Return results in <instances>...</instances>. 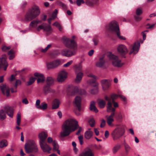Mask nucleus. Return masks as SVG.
Listing matches in <instances>:
<instances>
[{"label": "nucleus", "mask_w": 156, "mask_h": 156, "mask_svg": "<svg viewBox=\"0 0 156 156\" xmlns=\"http://www.w3.org/2000/svg\"><path fill=\"white\" fill-rule=\"evenodd\" d=\"M27 153H35L38 151V148L35 142L33 140H29L25 144L24 147Z\"/></svg>", "instance_id": "nucleus-5"}, {"label": "nucleus", "mask_w": 156, "mask_h": 156, "mask_svg": "<svg viewBox=\"0 0 156 156\" xmlns=\"http://www.w3.org/2000/svg\"><path fill=\"white\" fill-rule=\"evenodd\" d=\"M104 58V57L103 56L99 58V61L96 63L95 65L96 66L98 67H102L105 63V62L103 60Z\"/></svg>", "instance_id": "nucleus-29"}, {"label": "nucleus", "mask_w": 156, "mask_h": 156, "mask_svg": "<svg viewBox=\"0 0 156 156\" xmlns=\"http://www.w3.org/2000/svg\"><path fill=\"white\" fill-rule=\"evenodd\" d=\"M90 109L91 111L94 112L96 113L98 112V111L95 106V102L94 101L91 102Z\"/></svg>", "instance_id": "nucleus-30"}, {"label": "nucleus", "mask_w": 156, "mask_h": 156, "mask_svg": "<svg viewBox=\"0 0 156 156\" xmlns=\"http://www.w3.org/2000/svg\"><path fill=\"white\" fill-rule=\"evenodd\" d=\"M0 88L3 94L7 97L9 96V88L5 84H2L0 86Z\"/></svg>", "instance_id": "nucleus-16"}, {"label": "nucleus", "mask_w": 156, "mask_h": 156, "mask_svg": "<svg viewBox=\"0 0 156 156\" xmlns=\"http://www.w3.org/2000/svg\"><path fill=\"white\" fill-rule=\"evenodd\" d=\"M125 133V129L124 126L120 125L113 130L111 133V135L113 139L115 140L122 136Z\"/></svg>", "instance_id": "nucleus-4"}, {"label": "nucleus", "mask_w": 156, "mask_h": 156, "mask_svg": "<svg viewBox=\"0 0 156 156\" xmlns=\"http://www.w3.org/2000/svg\"><path fill=\"white\" fill-rule=\"evenodd\" d=\"M6 56L5 54L2 55L0 58V68H3L5 71L6 70L8 66V63L6 61Z\"/></svg>", "instance_id": "nucleus-9"}, {"label": "nucleus", "mask_w": 156, "mask_h": 156, "mask_svg": "<svg viewBox=\"0 0 156 156\" xmlns=\"http://www.w3.org/2000/svg\"><path fill=\"white\" fill-rule=\"evenodd\" d=\"M87 76L88 77L92 78H93L94 79V80H92V81L90 82V83H94L95 81V80L96 78V77L95 75H94L93 74L91 73L88 74L87 75Z\"/></svg>", "instance_id": "nucleus-48"}, {"label": "nucleus", "mask_w": 156, "mask_h": 156, "mask_svg": "<svg viewBox=\"0 0 156 156\" xmlns=\"http://www.w3.org/2000/svg\"><path fill=\"white\" fill-rule=\"evenodd\" d=\"M63 43L65 46L68 48L71 49H76L77 48L76 42L73 39H66L64 40Z\"/></svg>", "instance_id": "nucleus-7"}, {"label": "nucleus", "mask_w": 156, "mask_h": 156, "mask_svg": "<svg viewBox=\"0 0 156 156\" xmlns=\"http://www.w3.org/2000/svg\"><path fill=\"white\" fill-rule=\"evenodd\" d=\"M101 83L102 88L104 91L108 90L111 85L110 81L107 79H103L101 80Z\"/></svg>", "instance_id": "nucleus-13"}, {"label": "nucleus", "mask_w": 156, "mask_h": 156, "mask_svg": "<svg viewBox=\"0 0 156 156\" xmlns=\"http://www.w3.org/2000/svg\"><path fill=\"white\" fill-rule=\"evenodd\" d=\"M83 75V73L81 72H79L77 73L76 78L75 80V82L77 83H80L82 79Z\"/></svg>", "instance_id": "nucleus-28"}, {"label": "nucleus", "mask_w": 156, "mask_h": 156, "mask_svg": "<svg viewBox=\"0 0 156 156\" xmlns=\"http://www.w3.org/2000/svg\"><path fill=\"white\" fill-rule=\"evenodd\" d=\"M140 43L139 42H135L132 48L129 52V54L133 53L135 54L137 53L140 47Z\"/></svg>", "instance_id": "nucleus-17"}, {"label": "nucleus", "mask_w": 156, "mask_h": 156, "mask_svg": "<svg viewBox=\"0 0 156 156\" xmlns=\"http://www.w3.org/2000/svg\"><path fill=\"white\" fill-rule=\"evenodd\" d=\"M94 51L93 50H91L88 52V54L90 56H91L93 54Z\"/></svg>", "instance_id": "nucleus-64"}, {"label": "nucleus", "mask_w": 156, "mask_h": 156, "mask_svg": "<svg viewBox=\"0 0 156 156\" xmlns=\"http://www.w3.org/2000/svg\"><path fill=\"white\" fill-rule=\"evenodd\" d=\"M58 12V11L57 9H55L54 12H53L52 14L51 17L53 19H54L56 17V16Z\"/></svg>", "instance_id": "nucleus-52"}, {"label": "nucleus", "mask_w": 156, "mask_h": 156, "mask_svg": "<svg viewBox=\"0 0 156 156\" xmlns=\"http://www.w3.org/2000/svg\"><path fill=\"white\" fill-rule=\"evenodd\" d=\"M106 102L104 100H101L98 102V105L100 108H104Z\"/></svg>", "instance_id": "nucleus-38"}, {"label": "nucleus", "mask_w": 156, "mask_h": 156, "mask_svg": "<svg viewBox=\"0 0 156 156\" xmlns=\"http://www.w3.org/2000/svg\"><path fill=\"white\" fill-rule=\"evenodd\" d=\"M105 99L108 101V102L107 103V106H108V104L109 103H110L111 105H112V104L111 102V99L109 98L107 96H105Z\"/></svg>", "instance_id": "nucleus-60"}, {"label": "nucleus", "mask_w": 156, "mask_h": 156, "mask_svg": "<svg viewBox=\"0 0 156 156\" xmlns=\"http://www.w3.org/2000/svg\"><path fill=\"white\" fill-rule=\"evenodd\" d=\"M142 13V10L140 9L139 8L136 10V13L137 15H141Z\"/></svg>", "instance_id": "nucleus-59"}, {"label": "nucleus", "mask_w": 156, "mask_h": 156, "mask_svg": "<svg viewBox=\"0 0 156 156\" xmlns=\"http://www.w3.org/2000/svg\"><path fill=\"white\" fill-rule=\"evenodd\" d=\"M62 64L61 60L60 59H57L49 62L47 64L48 68H54L57 67Z\"/></svg>", "instance_id": "nucleus-12"}, {"label": "nucleus", "mask_w": 156, "mask_h": 156, "mask_svg": "<svg viewBox=\"0 0 156 156\" xmlns=\"http://www.w3.org/2000/svg\"><path fill=\"white\" fill-rule=\"evenodd\" d=\"M94 87H95V88L91 90H90V92L92 94H94L98 92V89L97 85H95Z\"/></svg>", "instance_id": "nucleus-43"}, {"label": "nucleus", "mask_w": 156, "mask_h": 156, "mask_svg": "<svg viewBox=\"0 0 156 156\" xmlns=\"http://www.w3.org/2000/svg\"><path fill=\"white\" fill-rule=\"evenodd\" d=\"M93 134V132L89 129L86 131L84 133V137L86 139H89L92 137Z\"/></svg>", "instance_id": "nucleus-27"}, {"label": "nucleus", "mask_w": 156, "mask_h": 156, "mask_svg": "<svg viewBox=\"0 0 156 156\" xmlns=\"http://www.w3.org/2000/svg\"><path fill=\"white\" fill-rule=\"evenodd\" d=\"M73 62L72 60H70L69 61L67 62L66 63L64 64L63 65V66L65 67H67L70 66Z\"/></svg>", "instance_id": "nucleus-58"}, {"label": "nucleus", "mask_w": 156, "mask_h": 156, "mask_svg": "<svg viewBox=\"0 0 156 156\" xmlns=\"http://www.w3.org/2000/svg\"><path fill=\"white\" fill-rule=\"evenodd\" d=\"M70 93L72 95H74L77 94H86V92L84 90H81L78 87L75 86L72 88Z\"/></svg>", "instance_id": "nucleus-10"}, {"label": "nucleus", "mask_w": 156, "mask_h": 156, "mask_svg": "<svg viewBox=\"0 0 156 156\" xmlns=\"http://www.w3.org/2000/svg\"><path fill=\"white\" fill-rule=\"evenodd\" d=\"M39 144L41 149L44 152L48 153H51L50 151L51 149V148L45 142L40 143Z\"/></svg>", "instance_id": "nucleus-15"}, {"label": "nucleus", "mask_w": 156, "mask_h": 156, "mask_svg": "<svg viewBox=\"0 0 156 156\" xmlns=\"http://www.w3.org/2000/svg\"><path fill=\"white\" fill-rule=\"evenodd\" d=\"M52 144L53 146V151H55L57 149H59V147L56 141L54 140Z\"/></svg>", "instance_id": "nucleus-40"}, {"label": "nucleus", "mask_w": 156, "mask_h": 156, "mask_svg": "<svg viewBox=\"0 0 156 156\" xmlns=\"http://www.w3.org/2000/svg\"><path fill=\"white\" fill-rule=\"evenodd\" d=\"M78 156H94V155L90 149L87 148L80 153Z\"/></svg>", "instance_id": "nucleus-19"}, {"label": "nucleus", "mask_w": 156, "mask_h": 156, "mask_svg": "<svg viewBox=\"0 0 156 156\" xmlns=\"http://www.w3.org/2000/svg\"><path fill=\"white\" fill-rule=\"evenodd\" d=\"M22 102L26 105L27 104L29 103L28 101L26 98L23 99L22 100Z\"/></svg>", "instance_id": "nucleus-63"}, {"label": "nucleus", "mask_w": 156, "mask_h": 156, "mask_svg": "<svg viewBox=\"0 0 156 156\" xmlns=\"http://www.w3.org/2000/svg\"><path fill=\"white\" fill-rule=\"evenodd\" d=\"M89 123L91 126H94V125L95 121L93 119H91L89 121Z\"/></svg>", "instance_id": "nucleus-53"}, {"label": "nucleus", "mask_w": 156, "mask_h": 156, "mask_svg": "<svg viewBox=\"0 0 156 156\" xmlns=\"http://www.w3.org/2000/svg\"><path fill=\"white\" fill-rule=\"evenodd\" d=\"M36 78H35L32 77L30 78L29 81L27 82L28 85H30L33 83L35 81Z\"/></svg>", "instance_id": "nucleus-46"}, {"label": "nucleus", "mask_w": 156, "mask_h": 156, "mask_svg": "<svg viewBox=\"0 0 156 156\" xmlns=\"http://www.w3.org/2000/svg\"><path fill=\"white\" fill-rule=\"evenodd\" d=\"M118 97H119V95L115 94H113L110 96L111 98L112 99V101H114V100L117 99Z\"/></svg>", "instance_id": "nucleus-47"}, {"label": "nucleus", "mask_w": 156, "mask_h": 156, "mask_svg": "<svg viewBox=\"0 0 156 156\" xmlns=\"http://www.w3.org/2000/svg\"><path fill=\"white\" fill-rule=\"evenodd\" d=\"M105 27L106 30L108 31L116 34L120 39L123 40L126 39L125 37L120 35L119 24L116 21L113 20L111 21L106 25Z\"/></svg>", "instance_id": "nucleus-3"}, {"label": "nucleus", "mask_w": 156, "mask_h": 156, "mask_svg": "<svg viewBox=\"0 0 156 156\" xmlns=\"http://www.w3.org/2000/svg\"><path fill=\"white\" fill-rule=\"evenodd\" d=\"M43 29L44 31H50L52 30L51 27L48 25L46 23H43L36 27V30L39 31L40 30Z\"/></svg>", "instance_id": "nucleus-14"}, {"label": "nucleus", "mask_w": 156, "mask_h": 156, "mask_svg": "<svg viewBox=\"0 0 156 156\" xmlns=\"http://www.w3.org/2000/svg\"><path fill=\"white\" fill-rule=\"evenodd\" d=\"M78 123L74 119H70L66 120L62 126V131L60 132V136L62 137L68 136L71 132L76 129L78 126Z\"/></svg>", "instance_id": "nucleus-1"}, {"label": "nucleus", "mask_w": 156, "mask_h": 156, "mask_svg": "<svg viewBox=\"0 0 156 156\" xmlns=\"http://www.w3.org/2000/svg\"><path fill=\"white\" fill-rule=\"evenodd\" d=\"M85 2L83 0H77L76 1V3L77 5L80 6V5L82 3H84Z\"/></svg>", "instance_id": "nucleus-55"}, {"label": "nucleus", "mask_w": 156, "mask_h": 156, "mask_svg": "<svg viewBox=\"0 0 156 156\" xmlns=\"http://www.w3.org/2000/svg\"><path fill=\"white\" fill-rule=\"evenodd\" d=\"M41 23V21L39 20H36L32 21L30 24L29 26L31 28H34L36 29L37 27V25Z\"/></svg>", "instance_id": "nucleus-25"}, {"label": "nucleus", "mask_w": 156, "mask_h": 156, "mask_svg": "<svg viewBox=\"0 0 156 156\" xmlns=\"http://www.w3.org/2000/svg\"><path fill=\"white\" fill-rule=\"evenodd\" d=\"M4 109L7 114L10 117L12 118L13 115V109L9 106H6L4 107Z\"/></svg>", "instance_id": "nucleus-23"}, {"label": "nucleus", "mask_w": 156, "mask_h": 156, "mask_svg": "<svg viewBox=\"0 0 156 156\" xmlns=\"http://www.w3.org/2000/svg\"><path fill=\"white\" fill-rule=\"evenodd\" d=\"M40 101L39 99H37V100L35 104L36 106V108L38 109L39 108L41 105H40Z\"/></svg>", "instance_id": "nucleus-57"}, {"label": "nucleus", "mask_w": 156, "mask_h": 156, "mask_svg": "<svg viewBox=\"0 0 156 156\" xmlns=\"http://www.w3.org/2000/svg\"><path fill=\"white\" fill-rule=\"evenodd\" d=\"M59 104L60 101L58 99H54L52 103V109H55L57 108L59 106Z\"/></svg>", "instance_id": "nucleus-31"}, {"label": "nucleus", "mask_w": 156, "mask_h": 156, "mask_svg": "<svg viewBox=\"0 0 156 156\" xmlns=\"http://www.w3.org/2000/svg\"><path fill=\"white\" fill-rule=\"evenodd\" d=\"M57 3L58 5L61 7L63 9H65L67 8V6L66 5L63 4L62 2H58Z\"/></svg>", "instance_id": "nucleus-50"}, {"label": "nucleus", "mask_w": 156, "mask_h": 156, "mask_svg": "<svg viewBox=\"0 0 156 156\" xmlns=\"http://www.w3.org/2000/svg\"><path fill=\"white\" fill-rule=\"evenodd\" d=\"M106 121L105 120L103 119L101 120L100 126L101 128L104 127L105 125Z\"/></svg>", "instance_id": "nucleus-56"}, {"label": "nucleus", "mask_w": 156, "mask_h": 156, "mask_svg": "<svg viewBox=\"0 0 156 156\" xmlns=\"http://www.w3.org/2000/svg\"><path fill=\"white\" fill-rule=\"evenodd\" d=\"M76 51L74 50H71L68 49L64 48L61 51V54L63 56L69 57L75 55Z\"/></svg>", "instance_id": "nucleus-11"}, {"label": "nucleus", "mask_w": 156, "mask_h": 156, "mask_svg": "<svg viewBox=\"0 0 156 156\" xmlns=\"http://www.w3.org/2000/svg\"><path fill=\"white\" fill-rule=\"evenodd\" d=\"M107 123L108 125L110 126H112L114 125L113 122L114 121L113 118L108 116L107 118Z\"/></svg>", "instance_id": "nucleus-33"}, {"label": "nucleus", "mask_w": 156, "mask_h": 156, "mask_svg": "<svg viewBox=\"0 0 156 156\" xmlns=\"http://www.w3.org/2000/svg\"><path fill=\"white\" fill-rule=\"evenodd\" d=\"M6 117L5 112L3 110H0V119H4Z\"/></svg>", "instance_id": "nucleus-41"}, {"label": "nucleus", "mask_w": 156, "mask_h": 156, "mask_svg": "<svg viewBox=\"0 0 156 156\" xmlns=\"http://www.w3.org/2000/svg\"><path fill=\"white\" fill-rule=\"evenodd\" d=\"M34 76L37 79V83H43L45 81V77L43 75L39 73L36 72L34 74Z\"/></svg>", "instance_id": "nucleus-21"}, {"label": "nucleus", "mask_w": 156, "mask_h": 156, "mask_svg": "<svg viewBox=\"0 0 156 156\" xmlns=\"http://www.w3.org/2000/svg\"><path fill=\"white\" fill-rule=\"evenodd\" d=\"M67 73L65 70L60 71L58 73L57 80L59 82L62 83L66 79L67 77Z\"/></svg>", "instance_id": "nucleus-8"}, {"label": "nucleus", "mask_w": 156, "mask_h": 156, "mask_svg": "<svg viewBox=\"0 0 156 156\" xmlns=\"http://www.w3.org/2000/svg\"><path fill=\"white\" fill-rule=\"evenodd\" d=\"M82 66L81 65H79L77 66L75 69V72L76 73H77L79 71H81L82 70Z\"/></svg>", "instance_id": "nucleus-62"}, {"label": "nucleus", "mask_w": 156, "mask_h": 156, "mask_svg": "<svg viewBox=\"0 0 156 156\" xmlns=\"http://www.w3.org/2000/svg\"><path fill=\"white\" fill-rule=\"evenodd\" d=\"M8 145L7 141L5 140H3L0 142V148L6 146Z\"/></svg>", "instance_id": "nucleus-39"}, {"label": "nucleus", "mask_w": 156, "mask_h": 156, "mask_svg": "<svg viewBox=\"0 0 156 156\" xmlns=\"http://www.w3.org/2000/svg\"><path fill=\"white\" fill-rule=\"evenodd\" d=\"M121 145L119 144H116L113 147L112 149V153L115 154L121 148Z\"/></svg>", "instance_id": "nucleus-32"}, {"label": "nucleus", "mask_w": 156, "mask_h": 156, "mask_svg": "<svg viewBox=\"0 0 156 156\" xmlns=\"http://www.w3.org/2000/svg\"><path fill=\"white\" fill-rule=\"evenodd\" d=\"M40 13V9L37 5L34 4L29 9L25 15L24 18L21 19V22L27 23L35 18Z\"/></svg>", "instance_id": "nucleus-2"}, {"label": "nucleus", "mask_w": 156, "mask_h": 156, "mask_svg": "<svg viewBox=\"0 0 156 156\" xmlns=\"http://www.w3.org/2000/svg\"><path fill=\"white\" fill-rule=\"evenodd\" d=\"M107 56L111 60L112 64L114 66L120 67L123 65V63L121 62V60L117 56L114 55L111 52L108 53Z\"/></svg>", "instance_id": "nucleus-6"}, {"label": "nucleus", "mask_w": 156, "mask_h": 156, "mask_svg": "<svg viewBox=\"0 0 156 156\" xmlns=\"http://www.w3.org/2000/svg\"><path fill=\"white\" fill-rule=\"evenodd\" d=\"M11 48L10 46H4L2 48V49L4 51H6Z\"/></svg>", "instance_id": "nucleus-51"}, {"label": "nucleus", "mask_w": 156, "mask_h": 156, "mask_svg": "<svg viewBox=\"0 0 156 156\" xmlns=\"http://www.w3.org/2000/svg\"><path fill=\"white\" fill-rule=\"evenodd\" d=\"M51 44H48L44 49L41 47L40 48H39L40 51L42 53H45L51 48Z\"/></svg>", "instance_id": "nucleus-34"}, {"label": "nucleus", "mask_w": 156, "mask_h": 156, "mask_svg": "<svg viewBox=\"0 0 156 156\" xmlns=\"http://www.w3.org/2000/svg\"><path fill=\"white\" fill-rule=\"evenodd\" d=\"M118 51L121 54H125L128 52L126 47L123 44L119 45L117 47Z\"/></svg>", "instance_id": "nucleus-20"}, {"label": "nucleus", "mask_w": 156, "mask_h": 156, "mask_svg": "<svg viewBox=\"0 0 156 156\" xmlns=\"http://www.w3.org/2000/svg\"><path fill=\"white\" fill-rule=\"evenodd\" d=\"M48 136V134L46 132H42L40 133L38 135V137L40 139L39 143L44 142Z\"/></svg>", "instance_id": "nucleus-22"}, {"label": "nucleus", "mask_w": 156, "mask_h": 156, "mask_svg": "<svg viewBox=\"0 0 156 156\" xmlns=\"http://www.w3.org/2000/svg\"><path fill=\"white\" fill-rule=\"evenodd\" d=\"M81 98L79 96H76L73 102L74 105L78 108V110L79 112H80L81 111Z\"/></svg>", "instance_id": "nucleus-18"}, {"label": "nucleus", "mask_w": 156, "mask_h": 156, "mask_svg": "<svg viewBox=\"0 0 156 156\" xmlns=\"http://www.w3.org/2000/svg\"><path fill=\"white\" fill-rule=\"evenodd\" d=\"M21 119V113L20 112H19L17 115V124L18 125H19L20 124Z\"/></svg>", "instance_id": "nucleus-45"}, {"label": "nucleus", "mask_w": 156, "mask_h": 156, "mask_svg": "<svg viewBox=\"0 0 156 156\" xmlns=\"http://www.w3.org/2000/svg\"><path fill=\"white\" fill-rule=\"evenodd\" d=\"M21 81L19 80H17L16 81L15 87L16 89L18 86L20 85L21 84Z\"/></svg>", "instance_id": "nucleus-54"}, {"label": "nucleus", "mask_w": 156, "mask_h": 156, "mask_svg": "<svg viewBox=\"0 0 156 156\" xmlns=\"http://www.w3.org/2000/svg\"><path fill=\"white\" fill-rule=\"evenodd\" d=\"M50 86L47 85L43 87V91L45 94H47L51 91V89Z\"/></svg>", "instance_id": "nucleus-37"}, {"label": "nucleus", "mask_w": 156, "mask_h": 156, "mask_svg": "<svg viewBox=\"0 0 156 156\" xmlns=\"http://www.w3.org/2000/svg\"><path fill=\"white\" fill-rule=\"evenodd\" d=\"M54 140H53L52 138L50 137H49L47 139V141L48 142L49 144H51L52 143V144L53 143V142H54Z\"/></svg>", "instance_id": "nucleus-61"}, {"label": "nucleus", "mask_w": 156, "mask_h": 156, "mask_svg": "<svg viewBox=\"0 0 156 156\" xmlns=\"http://www.w3.org/2000/svg\"><path fill=\"white\" fill-rule=\"evenodd\" d=\"M46 82L47 85L49 86L52 85L54 83V78L51 76H48L46 78Z\"/></svg>", "instance_id": "nucleus-26"}, {"label": "nucleus", "mask_w": 156, "mask_h": 156, "mask_svg": "<svg viewBox=\"0 0 156 156\" xmlns=\"http://www.w3.org/2000/svg\"><path fill=\"white\" fill-rule=\"evenodd\" d=\"M107 111L108 112H112L110 115L109 116V117H111L112 118H113V117L115 115V108H113L112 105H111L110 103L108 104V106L107 107Z\"/></svg>", "instance_id": "nucleus-24"}, {"label": "nucleus", "mask_w": 156, "mask_h": 156, "mask_svg": "<svg viewBox=\"0 0 156 156\" xmlns=\"http://www.w3.org/2000/svg\"><path fill=\"white\" fill-rule=\"evenodd\" d=\"M80 143V145H82L83 143V135H80L78 137Z\"/></svg>", "instance_id": "nucleus-49"}, {"label": "nucleus", "mask_w": 156, "mask_h": 156, "mask_svg": "<svg viewBox=\"0 0 156 156\" xmlns=\"http://www.w3.org/2000/svg\"><path fill=\"white\" fill-rule=\"evenodd\" d=\"M123 145L126 153H128L130 151L131 149V147L127 144L124 142L123 143Z\"/></svg>", "instance_id": "nucleus-36"}, {"label": "nucleus", "mask_w": 156, "mask_h": 156, "mask_svg": "<svg viewBox=\"0 0 156 156\" xmlns=\"http://www.w3.org/2000/svg\"><path fill=\"white\" fill-rule=\"evenodd\" d=\"M53 25L58 27L59 31H62V27L61 26L60 23L58 22H56L54 23L53 24Z\"/></svg>", "instance_id": "nucleus-44"}, {"label": "nucleus", "mask_w": 156, "mask_h": 156, "mask_svg": "<svg viewBox=\"0 0 156 156\" xmlns=\"http://www.w3.org/2000/svg\"><path fill=\"white\" fill-rule=\"evenodd\" d=\"M15 51L12 49H11L8 52V54L9 56V59L10 60H12L15 57Z\"/></svg>", "instance_id": "nucleus-35"}, {"label": "nucleus", "mask_w": 156, "mask_h": 156, "mask_svg": "<svg viewBox=\"0 0 156 156\" xmlns=\"http://www.w3.org/2000/svg\"><path fill=\"white\" fill-rule=\"evenodd\" d=\"M47 104L44 102L41 104V106L39 109L44 110L46 109L47 108Z\"/></svg>", "instance_id": "nucleus-42"}]
</instances>
